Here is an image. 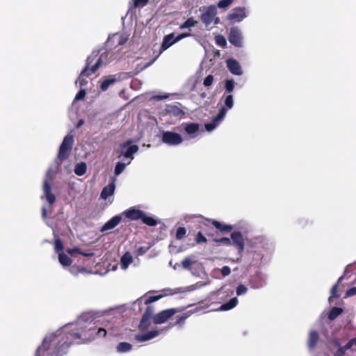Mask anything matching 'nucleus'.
Masks as SVG:
<instances>
[{"instance_id":"nucleus-44","label":"nucleus","mask_w":356,"mask_h":356,"mask_svg":"<svg viewBox=\"0 0 356 356\" xmlns=\"http://www.w3.org/2000/svg\"><path fill=\"white\" fill-rule=\"evenodd\" d=\"M233 0H221L218 3V7L220 8H225L231 5Z\"/></svg>"},{"instance_id":"nucleus-36","label":"nucleus","mask_w":356,"mask_h":356,"mask_svg":"<svg viewBox=\"0 0 356 356\" xmlns=\"http://www.w3.org/2000/svg\"><path fill=\"white\" fill-rule=\"evenodd\" d=\"M127 165H128L127 163H122V162L117 163L115 168V171H114L115 175L118 176L119 175H120L124 171V170L125 169V168Z\"/></svg>"},{"instance_id":"nucleus-33","label":"nucleus","mask_w":356,"mask_h":356,"mask_svg":"<svg viewBox=\"0 0 356 356\" xmlns=\"http://www.w3.org/2000/svg\"><path fill=\"white\" fill-rule=\"evenodd\" d=\"M132 346L127 342H121L117 346V350L119 353H125L131 350Z\"/></svg>"},{"instance_id":"nucleus-51","label":"nucleus","mask_w":356,"mask_h":356,"mask_svg":"<svg viewBox=\"0 0 356 356\" xmlns=\"http://www.w3.org/2000/svg\"><path fill=\"white\" fill-rule=\"evenodd\" d=\"M206 284H207V282H197L195 284L191 286L189 288H190V290H194V289L201 288V287L205 286Z\"/></svg>"},{"instance_id":"nucleus-18","label":"nucleus","mask_w":356,"mask_h":356,"mask_svg":"<svg viewBox=\"0 0 356 356\" xmlns=\"http://www.w3.org/2000/svg\"><path fill=\"white\" fill-rule=\"evenodd\" d=\"M153 314V309L151 307H148L143 316L141 319L139 328L141 330H144L148 328L150 325V318Z\"/></svg>"},{"instance_id":"nucleus-32","label":"nucleus","mask_w":356,"mask_h":356,"mask_svg":"<svg viewBox=\"0 0 356 356\" xmlns=\"http://www.w3.org/2000/svg\"><path fill=\"white\" fill-rule=\"evenodd\" d=\"M197 24V21L195 20L193 17L188 18L184 24H182L180 26V29H190L196 26Z\"/></svg>"},{"instance_id":"nucleus-6","label":"nucleus","mask_w":356,"mask_h":356,"mask_svg":"<svg viewBox=\"0 0 356 356\" xmlns=\"http://www.w3.org/2000/svg\"><path fill=\"white\" fill-rule=\"evenodd\" d=\"M138 151V146L131 144V140H128L120 145L118 152L119 156H124L129 159L127 164H130L131 160L134 159V154Z\"/></svg>"},{"instance_id":"nucleus-8","label":"nucleus","mask_w":356,"mask_h":356,"mask_svg":"<svg viewBox=\"0 0 356 356\" xmlns=\"http://www.w3.org/2000/svg\"><path fill=\"white\" fill-rule=\"evenodd\" d=\"M161 140L168 145L177 146L182 143L184 139L179 134L174 131H164L161 132Z\"/></svg>"},{"instance_id":"nucleus-26","label":"nucleus","mask_w":356,"mask_h":356,"mask_svg":"<svg viewBox=\"0 0 356 356\" xmlns=\"http://www.w3.org/2000/svg\"><path fill=\"white\" fill-rule=\"evenodd\" d=\"M238 304V299L236 298H232L229 302L222 304L218 310L220 311H227L233 309Z\"/></svg>"},{"instance_id":"nucleus-3","label":"nucleus","mask_w":356,"mask_h":356,"mask_svg":"<svg viewBox=\"0 0 356 356\" xmlns=\"http://www.w3.org/2000/svg\"><path fill=\"white\" fill-rule=\"evenodd\" d=\"M54 172L51 170H49L47 172V174H46V176H45V178L44 180V184H43L44 195L42 196V199H45L49 205L48 207H45V206L42 207V211L43 218H47L48 213L51 209V205L56 201V197L51 193V184H50V182L51 181L53 177H54Z\"/></svg>"},{"instance_id":"nucleus-43","label":"nucleus","mask_w":356,"mask_h":356,"mask_svg":"<svg viewBox=\"0 0 356 356\" xmlns=\"http://www.w3.org/2000/svg\"><path fill=\"white\" fill-rule=\"evenodd\" d=\"M63 246V243L60 239L56 238L55 240V250L58 254L59 252H62Z\"/></svg>"},{"instance_id":"nucleus-12","label":"nucleus","mask_w":356,"mask_h":356,"mask_svg":"<svg viewBox=\"0 0 356 356\" xmlns=\"http://www.w3.org/2000/svg\"><path fill=\"white\" fill-rule=\"evenodd\" d=\"M177 309H168L163 310L156 315L154 316L153 321L155 324H161L166 322L171 316L178 312Z\"/></svg>"},{"instance_id":"nucleus-34","label":"nucleus","mask_w":356,"mask_h":356,"mask_svg":"<svg viewBox=\"0 0 356 356\" xmlns=\"http://www.w3.org/2000/svg\"><path fill=\"white\" fill-rule=\"evenodd\" d=\"M141 220L145 224L149 226H154L156 225V220L155 219H154L151 216H146L143 212V216L141 217Z\"/></svg>"},{"instance_id":"nucleus-4","label":"nucleus","mask_w":356,"mask_h":356,"mask_svg":"<svg viewBox=\"0 0 356 356\" xmlns=\"http://www.w3.org/2000/svg\"><path fill=\"white\" fill-rule=\"evenodd\" d=\"M234 105L233 96L232 95H226L225 97V106H223L217 116L212 120L211 122L205 124V129L208 131H211L215 129L220 122L224 119L226 113L229 109H231Z\"/></svg>"},{"instance_id":"nucleus-31","label":"nucleus","mask_w":356,"mask_h":356,"mask_svg":"<svg viewBox=\"0 0 356 356\" xmlns=\"http://www.w3.org/2000/svg\"><path fill=\"white\" fill-rule=\"evenodd\" d=\"M212 224L216 229L220 230L221 232H227L232 229V227L231 225H224L216 220H213Z\"/></svg>"},{"instance_id":"nucleus-1","label":"nucleus","mask_w":356,"mask_h":356,"mask_svg":"<svg viewBox=\"0 0 356 356\" xmlns=\"http://www.w3.org/2000/svg\"><path fill=\"white\" fill-rule=\"evenodd\" d=\"M117 327L113 318L104 320L99 326L88 315L83 314L75 323L66 325L55 333L47 335L36 350V356H42L47 352V354L58 353L61 356L70 344L90 341L107 334L115 335Z\"/></svg>"},{"instance_id":"nucleus-7","label":"nucleus","mask_w":356,"mask_h":356,"mask_svg":"<svg viewBox=\"0 0 356 356\" xmlns=\"http://www.w3.org/2000/svg\"><path fill=\"white\" fill-rule=\"evenodd\" d=\"M73 143L74 137L72 135L69 134L64 138L59 148V152L57 156V161H62L68 156L69 153L72 148Z\"/></svg>"},{"instance_id":"nucleus-28","label":"nucleus","mask_w":356,"mask_h":356,"mask_svg":"<svg viewBox=\"0 0 356 356\" xmlns=\"http://www.w3.org/2000/svg\"><path fill=\"white\" fill-rule=\"evenodd\" d=\"M116 81V79L113 76L106 77L101 83V90L106 91L110 86L113 84Z\"/></svg>"},{"instance_id":"nucleus-52","label":"nucleus","mask_w":356,"mask_h":356,"mask_svg":"<svg viewBox=\"0 0 356 356\" xmlns=\"http://www.w3.org/2000/svg\"><path fill=\"white\" fill-rule=\"evenodd\" d=\"M221 273L223 276H227L230 274L231 273V270H230V268L228 267V266H223L222 268H221Z\"/></svg>"},{"instance_id":"nucleus-47","label":"nucleus","mask_w":356,"mask_h":356,"mask_svg":"<svg viewBox=\"0 0 356 356\" xmlns=\"http://www.w3.org/2000/svg\"><path fill=\"white\" fill-rule=\"evenodd\" d=\"M148 2V0H134V6L136 8L144 7Z\"/></svg>"},{"instance_id":"nucleus-30","label":"nucleus","mask_w":356,"mask_h":356,"mask_svg":"<svg viewBox=\"0 0 356 356\" xmlns=\"http://www.w3.org/2000/svg\"><path fill=\"white\" fill-rule=\"evenodd\" d=\"M318 339V333L315 331H312L309 333L308 346L309 348H313L316 344Z\"/></svg>"},{"instance_id":"nucleus-10","label":"nucleus","mask_w":356,"mask_h":356,"mask_svg":"<svg viewBox=\"0 0 356 356\" xmlns=\"http://www.w3.org/2000/svg\"><path fill=\"white\" fill-rule=\"evenodd\" d=\"M330 346L332 352L336 350L334 356H343L346 350L351 348L353 346H356V338L350 339L344 346H341L337 340H333Z\"/></svg>"},{"instance_id":"nucleus-53","label":"nucleus","mask_w":356,"mask_h":356,"mask_svg":"<svg viewBox=\"0 0 356 356\" xmlns=\"http://www.w3.org/2000/svg\"><path fill=\"white\" fill-rule=\"evenodd\" d=\"M84 268H82L80 269H76L74 266L70 268V273L74 275H76L79 272H82Z\"/></svg>"},{"instance_id":"nucleus-2","label":"nucleus","mask_w":356,"mask_h":356,"mask_svg":"<svg viewBox=\"0 0 356 356\" xmlns=\"http://www.w3.org/2000/svg\"><path fill=\"white\" fill-rule=\"evenodd\" d=\"M97 57V54L92 53L88 58L86 66L76 80V85L79 84L80 86L86 85L87 83V81L85 79V76H88L89 74L95 73L101 65H106L114 59L113 54L108 51L103 52L99 58Z\"/></svg>"},{"instance_id":"nucleus-42","label":"nucleus","mask_w":356,"mask_h":356,"mask_svg":"<svg viewBox=\"0 0 356 356\" xmlns=\"http://www.w3.org/2000/svg\"><path fill=\"white\" fill-rule=\"evenodd\" d=\"M214 77L213 75H208L204 80L203 84L205 87H209L213 85Z\"/></svg>"},{"instance_id":"nucleus-14","label":"nucleus","mask_w":356,"mask_h":356,"mask_svg":"<svg viewBox=\"0 0 356 356\" xmlns=\"http://www.w3.org/2000/svg\"><path fill=\"white\" fill-rule=\"evenodd\" d=\"M226 65L227 67L232 74L237 76L243 74V69L240 63L236 59L232 58L227 59Z\"/></svg>"},{"instance_id":"nucleus-48","label":"nucleus","mask_w":356,"mask_h":356,"mask_svg":"<svg viewBox=\"0 0 356 356\" xmlns=\"http://www.w3.org/2000/svg\"><path fill=\"white\" fill-rule=\"evenodd\" d=\"M196 242L197 243H205L207 242V238L201 232H198L196 236Z\"/></svg>"},{"instance_id":"nucleus-54","label":"nucleus","mask_w":356,"mask_h":356,"mask_svg":"<svg viewBox=\"0 0 356 356\" xmlns=\"http://www.w3.org/2000/svg\"><path fill=\"white\" fill-rule=\"evenodd\" d=\"M216 241L219 242V243H225L227 245H229L231 243V239L229 238H227V237H224V238L217 240Z\"/></svg>"},{"instance_id":"nucleus-46","label":"nucleus","mask_w":356,"mask_h":356,"mask_svg":"<svg viewBox=\"0 0 356 356\" xmlns=\"http://www.w3.org/2000/svg\"><path fill=\"white\" fill-rule=\"evenodd\" d=\"M248 291V288L243 284H239L236 289L237 296L245 294Z\"/></svg>"},{"instance_id":"nucleus-23","label":"nucleus","mask_w":356,"mask_h":356,"mask_svg":"<svg viewBox=\"0 0 356 356\" xmlns=\"http://www.w3.org/2000/svg\"><path fill=\"white\" fill-rule=\"evenodd\" d=\"M133 262V257L129 252H126L120 259L121 268L124 270L127 269Z\"/></svg>"},{"instance_id":"nucleus-39","label":"nucleus","mask_w":356,"mask_h":356,"mask_svg":"<svg viewBox=\"0 0 356 356\" xmlns=\"http://www.w3.org/2000/svg\"><path fill=\"white\" fill-rule=\"evenodd\" d=\"M191 314V313L188 312L187 313L184 314L182 316H179L176 323L175 324H172L170 327H172L175 325L183 324L185 320L190 316Z\"/></svg>"},{"instance_id":"nucleus-27","label":"nucleus","mask_w":356,"mask_h":356,"mask_svg":"<svg viewBox=\"0 0 356 356\" xmlns=\"http://www.w3.org/2000/svg\"><path fill=\"white\" fill-rule=\"evenodd\" d=\"M196 260V257L194 255H191L187 257H186L181 262V265L185 269H191V267L192 265L195 264Z\"/></svg>"},{"instance_id":"nucleus-16","label":"nucleus","mask_w":356,"mask_h":356,"mask_svg":"<svg viewBox=\"0 0 356 356\" xmlns=\"http://www.w3.org/2000/svg\"><path fill=\"white\" fill-rule=\"evenodd\" d=\"M182 126L189 139L197 137L200 132V124L197 123H186Z\"/></svg>"},{"instance_id":"nucleus-29","label":"nucleus","mask_w":356,"mask_h":356,"mask_svg":"<svg viewBox=\"0 0 356 356\" xmlns=\"http://www.w3.org/2000/svg\"><path fill=\"white\" fill-rule=\"evenodd\" d=\"M87 170L86 163L84 162H81L77 163L74 168V173L78 176L83 175Z\"/></svg>"},{"instance_id":"nucleus-21","label":"nucleus","mask_w":356,"mask_h":356,"mask_svg":"<svg viewBox=\"0 0 356 356\" xmlns=\"http://www.w3.org/2000/svg\"><path fill=\"white\" fill-rule=\"evenodd\" d=\"M115 188V183L114 181H113L112 183L109 184L108 186L103 188L101 193V197L104 200L108 199L109 197L113 195Z\"/></svg>"},{"instance_id":"nucleus-49","label":"nucleus","mask_w":356,"mask_h":356,"mask_svg":"<svg viewBox=\"0 0 356 356\" xmlns=\"http://www.w3.org/2000/svg\"><path fill=\"white\" fill-rule=\"evenodd\" d=\"M85 95H86V91H85V90L82 89L76 94L74 101H78V100L83 99L84 98Z\"/></svg>"},{"instance_id":"nucleus-35","label":"nucleus","mask_w":356,"mask_h":356,"mask_svg":"<svg viewBox=\"0 0 356 356\" xmlns=\"http://www.w3.org/2000/svg\"><path fill=\"white\" fill-rule=\"evenodd\" d=\"M235 82L233 79H226L225 81V88L226 92L231 93L234 91Z\"/></svg>"},{"instance_id":"nucleus-45","label":"nucleus","mask_w":356,"mask_h":356,"mask_svg":"<svg viewBox=\"0 0 356 356\" xmlns=\"http://www.w3.org/2000/svg\"><path fill=\"white\" fill-rule=\"evenodd\" d=\"M186 233V230L184 227H179L177 230L176 238L177 239H181L184 238Z\"/></svg>"},{"instance_id":"nucleus-38","label":"nucleus","mask_w":356,"mask_h":356,"mask_svg":"<svg viewBox=\"0 0 356 356\" xmlns=\"http://www.w3.org/2000/svg\"><path fill=\"white\" fill-rule=\"evenodd\" d=\"M216 42L218 45L222 47H225L227 45V41L225 38L222 35H217L215 37Z\"/></svg>"},{"instance_id":"nucleus-25","label":"nucleus","mask_w":356,"mask_h":356,"mask_svg":"<svg viewBox=\"0 0 356 356\" xmlns=\"http://www.w3.org/2000/svg\"><path fill=\"white\" fill-rule=\"evenodd\" d=\"M128 40V36L124 33H116L113 35L111 40L117 42L119 45L124 44Z\"/></svg>"},{"instance_id":"nucleus-13","label":"nucleus","mask_w":356,"mask_h":356,"mask_svg":"<svg viewBox=\"0 0 356 356\" xmlns=\"http://www.w3.org/2000/svg\"><path fill=\"white\" fill-rule=\"evenodd\" d=\"M247 17L245 8L243 7H237L231 10L228 15V19L233 23L241 22Z\"/></svg>"},{"instance_id":"nucleus-41","label":"nucleus","mask_w":356,"mask_h":356,"mask_svg":"<svg viewBox=\"0 0 356 356\" xmlns=\"http://www.w3.org/2000/svg\"><path fill=\"white\" fill-rule=\"evenodd\" d=\"M66 252H67L68 254H70V256H74V254L75 253H79V254H81L84 256H89V255H92V254H86V253H83L80 251V250L77 248H70V249H67L66 250Z\"/></svg>"},{"instance_id":"nucleus-19","label":"nucleus","mask_w":356,"mask_h":356,"mask_svg":"<svg viewBox=\"0 0 356 356\" xmlns=\"http://www.w3.org/2000/svg\"><path fill=\"white\" fill-rule=\"evenodd\" d=\"M122 215L115 216L102 227L101 232H106L115 228L121 221Z\"/></svg>"},{"instance_id":"nucleus-5","label":"nucleus","mask_w":356,"mask_h":356,"mask_svg":"<svg viewBox=\"0 0 356 356\" xmlns=\"http://www.w3.org/2000/svg\"><path fill=\"white\" fill-rule=\"evenodd\" d=\"M202 22L208 27L211 24L216 25L220 23V19L216 16L217 8L216 6H203L200 8Z\"/></svg>"},{"instance_id":"nucleus-37","label":"nucleus","mask_w":356,"mask_h":356,"mask_svg":"<svg viewBox=\"0 0 356 356\" xmlns=\"http://www.w3.org/2000/svg\"><path fill=\"white\" fill-rule=\"evenodd\" d=\"M342 312V309L339 307H333L330 314H329V318L330 320L335 319L339 314H341Z\"/></svg>"},{"instance_id":"nucleus-20","label":"nucleus","mask_w":356,"mask_h":356,"mask_svg":"<svg viewBox=\"0 0 356 356\" xmlns=\"http://www.w3.org/2000/svg\"><path fill=\"white\" fill-rule=\"evenodd\" d=\"M122 215H125V216L130 220H138L141 219V217L143 216V211L132 208L125 211Z\"/></svg>"},{"instance_id":"nucleus-58","label":"nucleus","mask_w":356,"mask_h":356,"mask_svg":"<svg viewBox=\"0 0 356 356\" xmlns=\"http://www.w3.org/2000/svg\"><path fill=\"white\" fill-rule=\"evenodd\" d=\"M156 60V58H154V59L152 60L150 62L147 63L145 65V67H148V66H149L150 65H152V64L154 62V60Z\"/></svg>"},{"instance_id":"nucleus-40","label":"nucleus","mask_w":356,"mask_h":356,"mask_svg":"<svg viewBox=\"0 0 356 356\" xmlns=\"http://www.w3.org/2000/svg\"><path fill=\"white\" fill-rule=\"evenodd\" d=\"M163 296V295L149 296L144 300V302H145V304L147 305V304H149V303H152V302L159 300Z\"/></svg>"},{"instance_id":"nucleus-56","label":"nucleus","mask_w":356,"mask_h":356,"mask_svg":"<svg viewBox=\"0 0 356 356\" xmlns=\"http://www.w3.org/2000/svg\"><path fill=\"white\" fill-rule=\"evenodd\" d=\"M83 124H84V120L81 119L78 122L76 127L79 128V127H81Z\"/></svg>"},{"instance_id":"nucleus-22","label":"nucleus","mask_w":356,"mask_h":356,"mask_svg":"<svg viewBox=\"0 0 356 356\" xmlns=\"http://www.w3.org/2000/svg\"><path fill=\"white\" fill-rule=\"evenodd\" d=\"M346 278V277L345 275L340 277L338 280L337 283L332 286L331 289V296L328 299L330 303L332 302V299L334 298H339L340 296V293L338 291V288L340 286L341 282Z\"/></svg>"},{"instance_id":"nucleus-9","label":"nucleus","mask_w":356,"mask_h":356,"mask_svg":"<svg viewBox=\"0 0 356 356\" xmlns=\"http://www.w3.org/2000/svg\"><path fill=\"white\" fill-rule=\"evenodd\" d=\"M190 35L191 34L187 33H181L178 35L177 37H175V34L173 33L165 35L163 40V42L161 44V51L166 50L168 48H169L175 43Z\"/></svg>"},{"instance_id":"nucleus-55","label":"nucleus","mask_w":356,"mask_h":356,"mask_svg":"<svg viewBox=\"0 0 356 356\" xmlns=\"http://www.w3.org/2000/svg\"><path fill=\"white\" fill-rule=\"evenodd\" d=\"M48 352H47L46 353H44V355L42 356H60V355L56 353H54V354H51L50 353L49 354H47Z\"/></svg>"},{"instance_id":"nucleus-17","label":"nucleus","mask_w":356,"mask_h":356,"mask_svg":"<svg viewBox=\"0 0 356 356\" xmlns=\"http://www.w3.org/2000/svg\"><path fill=\"white\" fill-rule=\"evenodd\" d=\"M231 239L234 245L238 248L239 253L244 250V240L240 232H234L231 234Z\"/></svg>"},{"instance_id":"nucleus-57","label":"nucleus","mask_w":356,"mask_h":356,"mask_svg":"<svg viewBox=\"0 0 356 356\" xmlns=\"http://www.w3.org/2000/svg\"><path fill=\"white\" fill-rule=\"evenodd\" d=\"M145 251H146V250H145V249H144L143 248H140L138 249V253H139L140 254H142L145 253Z\"/></svg>"},{"instance_id":"nucleus-11","label":"nucleus","mask_w":356,"mask_h":356,"mask_svg":"<svg viewBox=\"0 0 356 356\" xmlns=\"http://www.w3.org/2000/svg\"><path fill=\"white\" fill-rule=\"evenodd\" d=\"M229 41L237 47L243 46V35L241 31L237 27H232L229 34Z\"/></svg>"},{"instance_id":"nucleus-15","label":"nucleus","mask_w":356,"mask_h":356,"mask_svg":"<svg viewBox=\"0 0 356 356\" xmlns=\"http://www.w3.org/2000/svg\"><path fill=\"white\" fill-rule=\"evenodd\" d=\"M168 328H164L163 330H151L147 333L138 334L135 335V339L138 342H143L146 341L151 340L155 337H156L161 332L167 331Z\"/></svg>"},{"instance_id":"nucleus-24","label":"nucleus","mask_w":356,"mask_h":356,"mask_svg":"<svg viewBox=\"0 0 356 356\" xmlns=\"http://www.w3.org/2000/svg\"><path fill=\"white\" fill-rule=\"evenodd\" d=\"M58 261L64 268L69 267L72 264V259L64 252L58 253Z\"/></svg>"},{"instance_id":"nucleus-50","label":"nucleus","mask_w":356,"mask_h":356,"mask_svg":"<svg viewBox=\"0 0 356 356\" xmlns=\"http://www.w3.org/2000/svg\"><path fill=\"white\" fill-rule=\"evenodd\" d=\"M356 295V286L352 287L350 289H348L345 295V297H350Z\"/></svg>"}]
</instances>
